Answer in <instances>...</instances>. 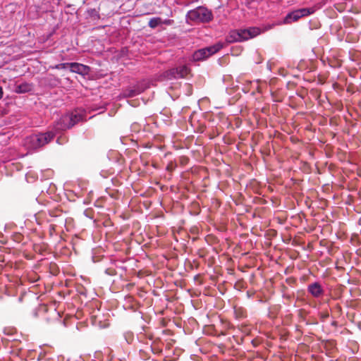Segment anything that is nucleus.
I'll return each mask as SVG.
<instances>
[{"label": "nucleus", "mask_w": 361, "mask_h": 361, "mask_svg": "<svg viewBox=\"0 0 361 361\" xmlns=\"http://www.w3.org/2000/svg\"><path fill=\"white\" fill-rule=\"evenodd\" d=\"M68 114L73 116V121H74V125L82 119V115L79 113L75 112Z\"/></svg>", "instance_id": "nucleus-14"}, {"label": "nucleus", "mask_w": 361, "mask_h": 361, "mask_svg": "<svg viewBox=\"0 0 361 361\" xmlns=\"http://www.w3.org/2000/svg\"><path fill=\"white\" fill-rule=\"evenodd\" d=\"M69 69L73 73L85 75L88 73L90 68L81 63H70Z\"/></svg>", "instance_id": "nucleus-8"}, {"label": "nucleus", "mask_w": 361, "mask_h": 361, "mask_svg": "<svg viewBox=\"0 0 361 361\" xmlns=\"http://www.w3.org/2000/svg\"><path fill=\"white\" fill-rule=\"evenodd\" d=\"M189 68L186 66H181L176 68L170 70L169 75L177 78H184L189 73Z\"/></svg>", "instance_id": "nucleus-7"}, {"label": "nucleus", "mask_w": 361, "mask_h": 361, "mask_svg": "<svg viewBox=\"0 0 361 361\" xmlns=\"http://www.w3.org/2000/svg\"><path fill=\"white\" fill-rule=\"evenodd\" d=\"M316 9L312 8H302L289 13L284 18V23L290 24L297 21L302 17L310 16L315 12Z\"/></svg>", "instance_id": "nucleus-5"}, {"label": "nucleus", "mask_w": 361, "mask_h": 361, "mask_svg": "<svg viewBox=\"0 0 361 361\" xmlns=\"http://www.w3.org/2000/svg\"><path fill=\"white\" fill-rule=\"evenodd\" d=\"M308 291L316 298L319 297L323 293V289L319 283H314L308 286Z\"/></svg>", "instance_id": "nucleus-9"}, {"label": "nucleus", "mask_w": 361, "mask_h": 361, "mask_svg": "<svg viewBox=\"0 0 361 361\" xmlns=\"http://www.w3.org/2000/svg\"><path fill=\"white\" fill-rule=\"evenodd\" d=\"M70 63H59L53 67V68L56 69H66L69 68Z\"/></svg>", "instance_id": "nucleus-15"}, {"label": "nucleus", "mask_w": 361, "mask_h": 361, "mask_svg": "<svg viewBox=\"0 0 361 361\" xmlns=\"http://www.w3.org/2000/svg\"><path fill=\"white\" fill-rule=\"evenodd\" d=\"M54 136L52 131L34 134L25 139V145L30 149H37L50 142Z\"/></svg>", "instance_id": "nucleus-1"}, {"label": "nucleus", "mask_w": 361, "mask_h": 361, "mask_svg": "<svg viewBox=\"0 0 361 361\" xmlns=\"http://www.w3.org/2000/svg\"><path fill=\"white\" fill-rule=\"evenodd\" d=\"M31 90L30 85L27 83H23L17 85L16 87V92L18 93H24L29 92Z\"/></svg>", "instance_id": "nucleus-11"}, {"label": "nucleus", "mask_w": 361, "mask_h": 361, "mask_svg": "<svg viewBox=\"0 0 361 361\" xmlns=\"http://www.w3.org/2000/svg\"><path fill=\"white\" fill-rule=\"evenodd\" d=\"M222 47V44L217 43L214 45L198 49L194 52L192 59L195 61L204 60L219 51Z\"/></svg>", "instance_id": "nucleus-4"}, {"label": "nucleus", "mask_w": 361, "mask_h": 361, "mask_svg": "<svg viewBox=\"0 0 361 361\" xmlns=\"http://www.w3.org/2000/svg\"><path fill=\"white\" fill-rule=\"evenodd\" d=\"M161 23V19L160 18H153L149 21L148 25L151 28H155Z\"/></svg>", "instance_id": "nucleus-12"}, {"label": "nucleus", "mask_w": 361, "mask_h": 361, "mask_svg": "<svg viewBox=\"0 0 361 361\" xmlns=\"http://www.w3.org/2000/svg\"><path fill=\"white\" fill-rule=\"evenodd\" d=\"M259 34L260 29L255 27L235 30L230 32L228 36V41L229 42L245 41L253 38Z\"/></svg>", "instance_id": "nucleus-2"}, {"label": "nucleus", "mask_w": 361, "mask_h": 361, "mask_svg": "<svg viewBox=\"0 0 361 361\" xmlns=\"http://www.w3.org/2000/svg\"><path fill=\"white\" fill-rule=\"evenodd\" d=\"M3 88L0 86V99L3 97Z\"/></svg>", "instance_id": "nucleus-16"}, {"label": "nucleus", "mask_w": 361, "mask_h": 361, "mask_svg": "<svg viewBox=\"0 0 361 361\" xmlns=\"http://www.w3.org/2000/svg\"><path fill=\"white\" fill-rule=\"evenodd\" d=\"M142 92V90L138 87H129L123 92V96L124 97H133Z\"/></svg>", "instance_id": "nucleus-10"}, {"label": "nucleus", "mask_w": 361, "mask_h": 361, "mask_svg": "<svg viewBox=\"0 0 361 361\" xmlns=\"http://www.w3.org/2000/svg\"><path fill=\"white\" fill-rule=\"evenodd\" d=\"M86 0H83V4H85Z\"/></svg>", "instance_id": "nucleus-18"}, {"label": "nucleus", "mask_w": 361, "mask_h": 361, "mask_svg": "<svg viewBox=\"0 0 361 361\" xmlns=\"http://www.w3.org/2000/svg\"><path fill=\"white\" fill-rule=\"evenodd\" d=\"M73 126L74 121H73V116L69 115L68 114L63 115L54 124V129L55 133H54L56 134L59 131L65 130Z\"/></svg>", "instance_id": "nucleus-6"}, {"label": "nucleus", "mask_w": 361, "mask_h": 361, "mask_svg": "<svg viewBox=\"0 0 361 361\" xmlns=\"http://www.w3.org/2000/svg\"><path fill=\"white\" fill-rule=\"evenodd\" d=\"M198 0H191L192 2L197 1Z\"/></svg>", "instance_id": "nucleus-17"}, {"label": "nucleus", "mask_w": 361, "mask_h": 361, "mask_svg": "<svg viewBox=\"0 0 361 361\" xmlns=\"http://www.w3.org/2000/svg\"><path fill=\"white\" fill-rule=\"evenodd\" d=\"M187 20L197 23H208L212 19V13L207 8L199 6L190 10L186 15Z\"/></svg>", "instance_id": "nucleus-3"}, {"label": "nucleus", "mask_w": 361, "mask_h": 361, "mask_svg": "<svg viewBox=\"0 0 361 361\" xmlns=\"http://www.w3.org/2000/svg\"><path fill=\"white\" fill-rule=\"evenodd\" d=\"M88 16L93 18L94 20L98 19L99 18V11L95 8H90L87 10Z\"/></svg>", "instance_id": "nucleus-13"}]
</instances>
